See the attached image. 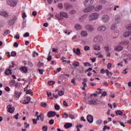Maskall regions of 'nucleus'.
Instances as JSON below:
<instances>
[{
	"instance_id": "nucleus-34",
	"label": "nucleus",
	"mask_w": 131,
	"mask_h": 131,
	"mask_svg": "<svg viewBox=\"0 0 131 131\" xmlns=\"http://www.w3.org/2000/svg\"><path fill=\"white\" fill-rule=\"evenodd\" d=\"M93 49L95 51H100V50H101V47L100 46H98L97 45H94L93 46Z\"/></svg>"
},
{
	"instance_id": "nucleus-39",
	"label": "nucleus",
	"mask_w": 131,
	"mask_h": 131,
	"mask_svg": "<svg viewBox=\"0 0 131 131\" xmlns=\"http://www.w3.org/2000/svg\"><path fill=\"white\" fill-rule=\"evenodd\" d=\"M105 73H106V75H107V76H109L110 74L111 75H113V74L112 73V72H109V70H105Z\"/></svg>"
},
{
	"instance_id": "nucleus-29",
	"label": "nucleus",
	"mask_w": 131,
	"mask_h": 131,
	"mask_svg": "<svg viewBox=\"0 0 131 131\" xmlns=\"http://www.w3.org/2000/svg\"><path fill=\"white\" fill-rule=\"evenodd\" d=\"M88 31H82L81 32V35L83 37H85V36H88Z\"/></svg>"
},
{
	"instance_id": "nucleus-7",
	"label": "nucleus",
	"mask_w": 131,
	"mask_h": 131,
	"mask_svg": "<svg viewBox=\"0 0 131 131\" xmlns=\"http://www.w3.org/2000/svg\"><path fill=\"white\" fill-rule=\"evenodd\" d=\"M94 41L95 42H102L103 41V37L100 35L96 36L94 39Z\"/></svg>"
},
{
	"instance_id": "nucleus-8",
	"label": "nucleus",
	"mask_w": 131,
	"mask_h": 131,
	"mask_svg": "<svg viewBox=\"0 0 131 131\" xmlns=\"http://www.w3.org/2000/svg\"><path fill=\"white\" fill-rule=\"evenodd\" d=\"M123 58H125V59H123L124 62L126 64L127 63V60H131V55L127 54H124L123 55Z\"/></svg>"
},
{
	"instance_id": "nucleus-11",
	"label": "nucleus",
	"mask_w": 131,
	"mask_h": 131,
	"mask_svg": "<svg viewBox=\"0 0 131 131\" xmlns=\"http://www.w3.org/2000/svg\"><path fill=\"white\" fill-rule=\"evenodd\" d=\"M0 15L1 16H2V17H4L5 18H7V17L9 16V14L8 13V12L5 10H1L0 11Z\"/></svg>"
},
{
	"instance_id": "nucleus-17",
	"label": "nucleus",
	"mask_w": 131,
	"mask_h": 131,
	"mask_svg": "<svg viewBox=\"0 0 131 131\" xmlns=\"http://www.w3.org/2000/svg\"><path fill=\"white\" fill-rule=\"evenodd\" d=\"M8 112H9V113H11L13 114L14 113V111L15 110V108H14V107H12V105H9L8 106Z\"/></svg>"
},
{
	"instance_id": "nucleus-38",
	"label": "nucleus",
	"mask_w": 131,
	"mask_h": 131,
	"mask_svg": "<svg viewBox=\"0 0 131 131\" xmlns=\"http://www.w3.org/2000/svg\"><path fill=\"white\" fill-rule=\"evenodd\" d=\"M15 83H16V81H15V80H11L9 81V83L10 85L14 86Z\"/></svg>"
},
{
	"instance_id": "nucleus-20",
	"label": "nucleus",
	"mask_w": 131,
	"mask_h": 131,
	"mask_svg": "<svg viewBox=\"0 0 131 131\" xmlns=\"http://www.w3.org/2000/svg\"><path fill=\"white\" fill-rule=\"evenodd\" d=\"M60 16L62 17H63V18H69V16H68V14L66 12H64L63 11L60 12Z\"/></svg>"
},
{
	"instance_id": "nucleus-27",
	"label": "nucleus",
	"mask_w": 131,
	"mask_h": 131,
	"mask_svg": "<svg viewBox=\"0 0 131 131\" xmlns=\"http://www.w3.org/2000/svg\"><path fill=\"white\" fill-rule=\"evenodd\" d=\"M20 70L21 72H22V73H26V72H27L28 70L27 68H26V67H23L20 68Z\"/></svg>"
},
{
	"instance_id": "nucleus-26",
	"label": "nucleus",
	"mask_w": 131,
	"mask_h": 131,
	"mask_svg": "<svg viewBox=\"0 0 131 131\" xmlns=\"http://www.w3.org/2000/svg\"><path fill=\"white\" fill-rule=\"evenodd\" d=\"M76 30H80V29H82V26L79 24H76L74 26Z\"/></svg>"
},
{
	"instance_id": "nucleus-46",
	"label": "nucleus",
	"mask_w": 131,
	"mask_h": 131,
	"mask_svg": "<svg viewBox=\"0 0 131 131\" xmlns=\"http://www.w3.org/2000/svg\"><path fill=\"white\" fill-rule=\"evenodd\" d=\"M83 65L85 66V67H91V63H90V62H84Z\"/></svg>"
},
{
	"instance_id": "nucleus-3",
	"label": "nucleus",
	"mask_w": 131,
	"mask_h": 131,
	"mask_svg": "<svg viewBox=\"0 0 131 131\" xmlns=\"http://www.w3.org/2000/svg\"><path fill=\"white\" fill-rule=\"evenodd\" d=\"M17 4H18V0H7V5L12 8L16 7Z\"/></svg>"
},
{
	"instance_id": "nucleus-53",
	"label": "nucleus",
	"mask_w": 131,
	"mask_h": 131,
	"mask_svg": "<svg viewBox=\"0 0 131 131\" xmlns=\"http://www.w3.org/2000/svg\"><path fill=\"white\" fill-rule=\"evenodd\" d=\"M106 96H107V92H106V91H104L101 94V97H106Z\"/></svg>"
},
{
	"instance_id": "nucleus-18",
	"label": "nucleus",
	"mask_w": 131,
	"mask_h": 131,
	"mask_svg": "<svg viewBox=\"0 0 131 131\" xmlns=\"http://www.w3.org/2000/svg\"><path fill=\"white\" fill-rule=\"evenodd\" d=\"M73 52L76 54L77 56H80L81 55V53H80V49L79 48H77V49H75V48H74L73 49Z\"/></svg>"
},
{
	"instance_id": "nucleus-32",
	"label": "nucleus",
	"mask_w": 131,
	"mask_h": 131,
	"mask_svg": "<svg viewBox=\"0 0 131 131\" xmlns=\"http://www.w3.org/2000/svg\"><path fill=\"white\" fill-rule=\"evenodd\" d=\"M12 74V70L7 69L5 71V75H11Z\"/></svg>"
},
{
	"instance_id": "nucleus-52",
	"label": "nucleus",
	"mask_w": 131,
	"mask_h": 131,
	"mask_svg": "<svg viewBox=\"0 0 131 131\" xmlns=\"http://www.w3.org/2000/svg\"><path fill=\"white\" fill-rule=\"evenodd\" d=\"M4 33L7 35L8 34H10V33H11V31L9 30H7L4 32Z\"/></svg>"
},
{
	"instance_id": "nucleus-21",
	"label": "nucleus",
	"mask_w": 131,
	"mask_h": 131,
	"mask_svg": "<svg viewBox=\"0 0 131 131\" xmlns=\"http://www.w3.org/2000/svg\"><path fill=\"white\" fill-rule=\"evenodd\" d=\"M131 35V31H126L123 34L124 37H128Z\"/></svg>"
},
{
	"instance_id": "nucleus-43",
	"label": "nucleus",
	"mask_w": 131,
	"mask_h": 131,
	"mask_svg": "<svg viewBox=\"0 0 131 131\" xmlns=\"http://www.w3.org/2000/svg\"><path fill=\"white\" fill-rule=\"evenodd\" d=\"M55 109L57 110V111H59V110H60V106L58 105V104H55Z\"/></svg>"
},
{
	"instance_id": "nucleus-22",
	"label": "nucleus",
	"mask_w": 131,
	"mask_h": 131,
	"mask_svg": "<svg viewBox=\"0 0 131 131\" xmlns=\"http://www.w3.org/2000/svg\"><path fill=\"white\" fill-rule=\"evenodd\" d=\"M21 95H22V93H21V92L15 91L14 92V97H15V98H17V99L20 98V96H21Z\"/></svg>"
},
{
	"instance_id": "nucleus-54",
	"label": "nucleus",
	"mask_w": 131,
	"mask_h": 131,
	"mask_svg": "<svg viewBox=\"0 0 131 131\" xmlns=\"http://www.w3.org/2000/svg\"><path fill=\"white\" fill-rule=\"evenodd\" d=\"M119 8H120V6H118V5L115 6L114 8V11H117V9H119Z\"/></svg>"
},
{
	"instance_id": "nucleus-40",
	"label": "nucleus",
	"mask_w": 131,
	"mask_h": 131,
	"mask_svg": "<svg viewBox=\"0 0 131 131\" xmlns=\"http://www.w3.org/2000/svg\"><path fill=\"white\" fill-rule=\"evenodd\" d=\"M63 32L65 33V34H67V35H69L71 32H72V31H68L67 30H65L63 31Z\"/></svg>"
},
{
	"instance_id": "nucleus-14",
	"label": "nucleus",
	"mask_w": 131,
	"mask_h": 131,
	"mask_svg": "<svg viewBox=\"0 0 131 131\" xmlns=\"http://www.w3.org/2000/svg\"><path fill=\"white\" fill-rule=\"evenodd\" d=\"M115 22L116 24L120 23V15H116L115 17Z\"/></svg>"
},
{
	"instance_id": "nucleus-25",
	"label": "nucleus",
	"mask_w": 131,
	"mask_h": 131,
	"mask_svg": "<svg viewBox=\"0 0 131 131\" xmlns=\"http://www.w3.org/2000/svg\"><path fill=\"white\" fill-rule=\"evenodd\" d=\"M116 115L117 116H123V112L121 111V110H117L115 112Z\"/></svg>"
},
{
	"instance_id": "nucleus-16",
	"label": "nucleus",
	"mask_w": 131,
	"mask_h": 131,
	"mask_svg": "<svg viewBox=\"0 0 131 131\" xmlns=\"http://www.w3.org/2000/svg\"><path fill=\"white\" fill-rule=\"evenodd\" d=\"M106 29H107V27L105 26H100L98 28V31H100L101 32L103 31H105Z\"/></svg>"
},
{
	"instance_id": "nucleus-2",
	"label": "nucleus",
	"mask_w": 131,
	"mask_h": 131,
	"mask_svg": "<svg viewBox=\"0 0 131 131\" xmlns=\"http://www.w3.org/2000/svg\"><path fill=\"white\" fill-rule=\"evenodd\" d=\"M99 17H100V14H99V13L94 12L90 14L88 17V19L90 22H92V21L98 20V19H99Z\"/></svg>"
},
{
	"instance_id": "nucleus-49",
	"label": "nucleus",
	"mask_w": 131,
	"mask_h": 131,
	"mask_svg": "<svg viewBox=\"0 0 131 131\" xmlns=\"http://www.w3.org/2000/svg\"><path fill=\"white\" fill-rule=\"evenodd\" d=\"M42 130L48 131V126H43L42 128Z\"/></svg>"
},
{
	"instance_id": "nucleus-9",
	"label": "nucleus",
	"mask_w": 131,
	"mask_h": 131,
	"mask_svg": "<svg viewBox=\"0 0 131 131\" xmlns=\"http://www.w3.org/2000/svg\"><path fill=\"white\" fill-rule=\"evenodd\" d=\"M86 103L89 105H96V104H98L99 103V100H98L97 99L92 100L90 101L86 102Z\"/></svg>"
},
{
	"instance_id": "nucleus-42",
	"label": "nucleus",
	"mask_w": 131,
	"mask_h": 131,
	"mask_svg": "<svg viewBox=\"0 0 131 131\" xmlns=\"http://www.w3.org/2000/svg\"><path fill=\"white\" fill-rule=\"evenodd\" d=\"M82 85L83 86V87L82 88V91H85V88L87 87L86 83L82 82Z\"/></svg>"
},
{
	"instance_id": "nucleus-35",
	"label": "nucleus",
	"mask_w": 131,
	"mask_h": 131,
	"mask_svg": "<svg viewBox=\"0 0 131 131\" xmlns=\"http://www.w3.org/2000/svg\"><path fill=\"white\" fill-rule=\"evenodd\" d=\"M55 17L57 18V19H58V20H63V18H62L61 15L59 14H56Z\"/></svg>"
},
{
	"instance_id": "nucleus-10",
	"label": "nucleus",
	"mask_w": 131,
	"mask_h": 131,
	"mask_svg": "<svg viewBox=\"0 0 131 131\" xmlns=\"http://www.w3.org/2000/svg\"><path fill=\"white\" fill-rule=\"evenodd\" d=\"M64 8L65 10H69V9L73 8V5L69 3H64Z\"/></svg>"
},
{
	"instance_id": "nucleus-51",
	"label": "nucleus",
	"mask_w": 131,
	"mask_h": 131,
	"mask_svg": "<svg viewBox=\"0 0 131 131\" xmlns=\"http://www.w3.org/2000/svg\"><path fill=\"white\" fill-rule=\"evenodd\" d=\"M62 116L64 118H68V114H67L66 113H64Z\"/></svg>"
},
{
	"instance_id": "nucleus-30",
	"label": "nucleus",
	"mask_w": 131,
	"mask_h": 131,
	"mask_svg": "<svg viewBox=\"0 0 131 131\" xmlns=\"http://www.w3.org/2000/svg\"><path fill=\"white\" fill-rule=\"evenodd\" d=\"M64 126L66 128H70V127H72V123H67L66 124H64Z\"/></svg>"
},
{
	"instance_id": "nucleus-57",
	"label": "nucleus",
	"mask_w": 131,
	"mask_h": 131,
	"mask_svg": "<svg viewBox=\"0 0 131 131\" xmlns=\"http://www.w3.org/2000/svg\"><path fill=\"white\" fill-rule=\"evenodd\" d=\"M16 55H17L16 52L13 51L11 52V56H12V57H16Z\"/></svg>"
},
{
	"instance_id": "nucleus-4",
	"label": "nucleus",
	"mask_w": 131,
	"mask_h": 131,
	"mask_svg": "<svg viewBox=\"0 0 131 131\" xmlns=\"http://www.w3.org/2000/svg\"><path fill=\"white\" fill-rule=\"evenodd\" d=\"M101 20L103 23H108L110 20V16L107 14H103L101 17Z\"/></svg>"
},
{
	"instance_id": "nucleus-24",
	"label": "nucleus",
	"mask_w": 131,
	"mask_h": 131,
	"mask_svg": "<svg viewBox=\"0 0 131 131\" xmlns=\"http://www.w3.org/2000/svg\"><path fill=\"white\" fill-rule=\"evenodd\" d=\"M123 50V47L122 46H117L115 48V51L116 52H121Z\"/></svg>"
},
{
	"instance_id": "nucleus-13",
	"label": "nucleus",
	"mask_w": 131,
	"mask_h": 131,
	"mask_svg": "<svg viewBox=\"0 0 131 131\" xmlns=\"http://www.w3.org/2000/svg\"><path fill=\"white\" fill-rule=\"evenodd\" d=\"M87 120L90 123H93L94 122V117H93L91 115H88L87 116Z\"/></svg>"
},
{
	"instance_id": "nucleus-56",
	"label": "nucleus",
	"mask_w": 131,
	"mask_h": 131,
	"mask_svg": "<svg viewBox=\"0 0 131 131\" xmlns=\"http://www.w3.org/2000/svg\"><path fill=\"white\" fill-rule=\"evenodd\" d=\"M40 105H41V107H45L47 106V103L42 102V103H41Z\"/></svg>"
},
{
	"instance_id": "nucleus-60",
	"label": "nucleus",
	"mask_w": 131,
	"mask_h": 131,
	"mask_svg": "<svg viewBox=\"0 0 131 131\" xmlns=\"http://www.w3.org/2000/svg\"><path fill=\"white\" fill-rule=\"evenodd\" d=\"M5 90L6 92H10V91H11V89H10V88H9L8 86H6L5 89Z\"/></svg>"
},
{
	"instance_id": "nucleus-31",
	"label": "nucleus",
	"mask_w": 131,
	"mask_h": 131,
	"mask_svg": "<svg viewBox=\"0 0 131 131\" xmlns=\"http://www.w3.org/2000/svg\"><path fill=\"white\" fill-rule=\"evenodd\" d=\"M129 42L128 41L125 40L124 41H121L119 43L120 46H126L128 45Z\"/></svg>"
},
{
	"instance_id": "nucleus-55",
	"label": "nucleus",
	"mask_w": 131,
	"mask_h": 131,
	"mask_svg": "<svg viewBox=\"0 0 131 131\" xmlns=\"http://www.w3.org/2000/svg\"><path fill=\"white\" fill-rule=\"evenodd\" d=\"M126 29H128V30H131V24L128 25L126 27Z\"/></svg>"
},
{
	"instance_id": "nucleus-36",
	"label": "nucleus",
	"mask_w": 131,
	"mask_h": 131,
	"mask_svg": "<svg viewBox=\"0 0 131 131\" xmlns=\"http://www.w3.org/2000/svg\"><path fill=\"white\" fill-rule=\"evenodd\" d=\"M27 95H30L31 96H32L33 95V93L32 92V90H29L26 91Z\"/></svg>"
},
{
	"instance_id": "nucleus-45",
	"label": "nucleus",
	"mask_w": 131,
	"mask_h": 131,
	"mask_svg": "<svg viewBox=\"0 0 131 131\" xmlns=\"http://www.w3.org/2000/svg\"><path fill=\"white\" fill-rule=\"evenodd\" d=\"M82 126H83L82 125H77L76 127L77 129V131H80V129H79V128H81V127H82Z\"/></svg>"
},
{
	"instance_id": "nucleus-5",
	"label": "nucleus",
	"mask_w": 131,
	"mask_h": 131,
	"mask_svg": "<svg viewBox=\"0 0 131 131\" xmlns=\"http://www.w3.org/2000/svg\"><path fill=\"white\" fill-rule=\"evenodd\" d=\"M83 4L85 7L90 8L94 4V0H84Z\"/></svg>"
},
{
	"instance_id": "nucleus-41",
	"label": "nucleus",
	"mask_w": 131,
	"mask_h": 131,
	"mask_svg": "<svg viewBox=\"0 0 131 131\" xmlns=\"http://www.w3.org/2000/svg\"><path fill=\"white\" fill-rule=\"evenodd\" d=\"M111 29L112 30H115V29H116V25H115V24H113L111 26Z\"/></svg>"
},
{
	"instance_id": "nucleus-62",
	"label": "nucleus",
	"mask_w": 131,
	"mask_h": 131,
	"mask_svg": "<svg viewBox=\"0 0 131 131\" xmlns=\"http://www.w3.org/2000/svg\"><path fill=\"white\" fill-rule=\"evenodd\" d=\"M69 117L70 118H71V119H74L75 118L74 115H72V114H70Z\"/></svg>"
},
{
	"instance_id": "nucleus-23",
	"label": "nucleus",
	"mask_w": 131,
	"mask_h": 131,
	"mask_svg": "<svg viewBox=\"0 0 131 131\" xmlns=\"http://www.w3.org/2000/svg\"><path fill=\"white\" fill-rule=\"evenodd\" d=\"M30 100H31V98L29 97H25L23 104H28L30 102Z\"/></svg>"
},
{
	"instance_id": "nucleus-63",
	"label": "nucleus",
	"mask_w": 131,
	"mask_h": 131,
	"mask_svg": "<svg viewBox=\"0 0 131 131\" xmlns=\"http://www.w3.org/2000/svg\"><path fill=\"white\" fill-rule=\"evenodd\" d=\"M58 95H59L60 96H63V95H64V92H63V91H59L58 92Z\"/></svg>"
},
{
	"instance_id": "nucleus-33",
	"label": "nucleus",
	"mask_w": 131,
	"mask_h": 131,
	"mask_svg": "<svg viewBox=\"0 0 131 131\" xmlns=\"http://www.w3.org/2000/svg\"><path fill=\"white\" fill-rule=\"evenodd\" d=\"M103 122V120L100 119L97 120L96 121V123L97 125H101V124H102V123Z\"/></svg>"
},
{
	"instance_id": "nucleus-12",
	"label": "nucleus",
	"mask_w": 131,
	"mask_h": 131,
	"mask_svg": "<svg viewBox=\"0 0 131 131\" xmlns=\"http://www.w3.org/2000/svg\"><path fill=\"white\" fill-rule=\"evenodd\" d=\"M37 120H41V121H43L45 120V115L42 113H40V114L37 116Z\"/></svg>"
},
{
	"instance_id": "nucleus-64",
	"label": "nucleus",
	"mask_w": 131,
	"mask_h": 131,
	"mask_svg": "<svg viewBox=\"0 0 131 131\" xmlns=\"http://www.w3.org/2000/svg\"><path fill=\"white\" fill-rule=\"evenodd\" d=\"M127 50H128V51H129L130 52H131V45H129L127 47Z\"/></svg>"
},
{
	"instance_id": "nucleus-6",
	"label": "nucleus",
	"mask_w": 131,
	"mask_h": 131,
	"mask_svg": "<svg viewBox=\"0 0 131 131\" xmlns=\"http://www.w3.org/2000/svg\"><path fill=\"white\" fill-rule=\"evenodd\" d=\"M85 28L86 30L88 31H90L91 32H92V31L95 30V27L92 25H86L85 26Z\"/></svg>"
},
{
	"instance_id": "nucleus-28",
	"label": "nucleus",
	"mask_w": 131,
	"mask_h": 131,
	"mask_svg": "<svg viewBox=\"0 0 131 131\" xmlns=\"http://www.w3.org/2000/svg\"><path fill=\"white\" fill-rule=\"evenodd\" d=\"M87 15L86 14H84L82 16H81L79 17V20L81 22H82L83 21H84V20H85V19L86 18Z\"/></svg>"
},
{
	"instance_id": "nucleus-59",
	"label": "nucleus",
	"mask_w": 131,
	"mask_h": 131,
	"mask_svg": "<svg viewBox=\"0 0 131 131\" xmlns=\"http://www.w3.org/2000/svg\"><path fill=\"white\" fill-rule=\"evenodd\" d=\"M13 86H15V88H18L19 86H20V84L18 82H15L14 84V85H13Z\"/></svg>"
},
{
	"instance_id": "nucleus-47",
	"label": "nucleus",
	"mask_w": 131,
	"mask_h": 131,
	"mask_svg": "<svg viewBox=\"0 0 131 131\" xmlns=\"http://www.w3.org/2000/svg\"><path fill=\"white\" fill-rule=\"evenodd\" d=\"M55 83H56V82H55L54 81H50L48 82L49 85H53L55 84Z\"/></svg>"
},
{
	"instance_id": "nucleus-1",
	"label": "nucleus",
	"mask_w": 131,
	"mask_h": 131,
	"mask_svg": "<svg viewBox=\"0 0 131 131\" xmlns=\"http://www.w3.org/2000/svg\"><path fill=\"white\" fill-rule=\"evenodd\" d=\"M102 9H103V5H102V4L97 5L96 6V5H94L91 6V7L86 8L83 10V12L85 13H90V12H92V11H94V10H95L96 12H100Z\"/></svg>"
},
{
	"instance_id": "nucleus-50",
	"label": "nucleus",
	"mask_w": 131,
	"mask_h": 131,
	"mask_svg": "<svg viewBox=\"0 0 131 131\" xmlns=\"http://www.w3.org/2000/svg\"><path fill=\"white\" fill-rule=\"evenodd\" d=\"M61 70H62V68H58L56 70V71H55V73H58V72H60V71H61Z\"/></svg>"
},
{
	"instance_id": "nucleus-48",
	"label": "nucleus",
	"mask_w": 131,
	"mask_h": 131,
	"mask_svg": "<svg viewBox=\"0 0 131 131\" xmlns=\"http://www.w3.org/2000/svg\"><path fill=\"white\" fill-rule=\"evenodd\" d=\"M69 13L71 15H74V14H76V11L74 10H71Z\"/></svg>"
},
{
	"instance_id": "nucleus-19",
	"label": "nucleus",
	"mask_w": 131,
	"mask_h": 131,
	"mask_svg": "<svg viewBox=\"0 0 131 131\" xmlns=\"http://www.w3.org/2000/svg\"><path fill=\"white\" fill-rule=\"evenodd\" d=\"M17 16H15L13 17L12 19H10L9 20V24H10V25H13V24H14V22H15V21H16V20H17Z\"/></svg>"
},
{
	"instance_id": "nucleus-61",
	"label": "nucleus",
	"mask_w": 131,
	"mask_h": 131,
	"mask_svg": "<svg viewBox=\"0 0 131 131\" xmlns=\"http://www.w3.org/2000/svg\"><path fill=\"white\" fill-rule=\"evenodd\" d=\"M29 36V33L27 32L24 35V37H28Z\"/></svg>"
},
{
	"instance_id": "nucleus-15",
	"label": "nucleus",
	"mask_w": 131,
	"mask_h": 131,
	"mask_svg": "<svg viewBox=\"0 0 131 131\" xmlns=\"http://www.w3.org/2000/svg\"><path fill=\"white\" fill-rule=\"evenodd\" d=\"M56 114H57V113L55 112H49L47 116L50 118V117H54V116H55Z\"/></svg>"
},
{
	"instance_id": "nucleus-44",
	"label": "nucleus",
	"mask_w": 131,
	"mask_h": 131,
	"mask_svg": "<svg viewBox=\"0 0 131 131\" xmlns=\"http://www.w3.org/2000/svg\"><path fill=\"white\" fill-rule=\"evenodd\" d=\"M90 50H91V48H90V47L88 46H85L84 47V50L86 51H90Z\"/></svg>"
},
{
	"instance_id": "nucleus-58",
	"label": "nucleus",
	"mask_w": 131,
	"mask_h": 131,
	"mask_svg": "<svg viewBox=\"0 0 131 131\" xmlns=\"http://www.w3.org/2000/svg\"><path fill=\"white\" fill-rule=\"evenodd\" d=\"M58 8H59L61 10L63 9V4L60 3L58 4Z\"/></svg>"
},
{
	"instance_id": "nucleus-37",
	"label": "nucleus",
	"mask_w": 131,
	"mask_h": 131,
	"mask_svg": "<svg viewBox=\"0 0 131 131\" xmlns=\"http://www.w3.org/2000/svg\"><path fill=\"white\" fill-rule=\"evenodd\" d=\"M73 65L75 67H79V62L78 61H75L73 63Z\"/></svg>"
}]
</instances>
